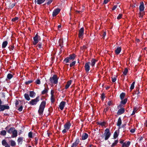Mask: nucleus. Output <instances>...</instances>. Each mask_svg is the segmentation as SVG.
<instances>
[{"label": "nucleus", "mask_w": 147, "mask_h": 147, "mask_svg": "<svg viewBox=\"0 0 147 147\" xmlns=\"http://www.w3.org/2000/svg\"><path fill=\"white\" fill-rule=\"evenodd\" d=\"M46 105V102L45 101H43L41 102L38 111V113L40 115L42 116L43 115Z\"/></svg>", "instance_id": "f257e3e1"}, {"label": "nucleus", "mask_w": 147, "mask_h": 147, "mask_svg": "<svg viewBox=\"0 0 147 147\" xmlns=\"http://www.w3.org/2000/svg\"><path fill=\"white\" fill-rule=\"evenodd\" d=\"M111 134L110 131V130L108 128H106L105 131V133L103 134L101 136L102 138L105 137V140H107L110 137Z\"/></svg>", "instance_id": "f03ea898"}, {"label": "nucleus", "mask_w": 147, "mask_h": 147, "mask_svg": "<svg viewBox=\"0 0 147 147\" xmlns=\"http://www.w3.org/2000/svg\"><path fill=\"white\" fill-rule=\"evenodd\" d=\"M76 57V55L74 54L70 55L68 57H67L64 59V61L66 63H69V61L71 60H73L75 59Z\"/></svg>", "instance_id": "7ed1b4c3"}, {"label": "nucleus", "mask_w": 147, "mask_h": 147, "mask_svg": "<svg viewBox=\"0 0 147 147\" xmlns=\"http://www.w3.org/2000/svg\"><path fill=\"white\" fill-rule=\"evenodd\" d=\"M49 81L51 83L54 84H57L58 83V78L56 75H54L53 77H51Z\"/></svg>", "instance_id": "20e7f679"}, {"label": "nucleus", "mask_w": 147, "mask_h": 147, "mask_svg": "<svg viewBox=\"0 0 147 147\" xmlns=\"http://www.w3.org/2000/svg\"><path fill=\"white\" fill-rule=\"evenodd\" d=\"M34 42H33V45H36L38 42L39 40H41L40 37L38 35L37 33L35 36L33 37Z\"/></svg>", "instance_id": "39448f33"}, {"label": "nucleus", "mask_w": 147, "mask_h": 147, "mask_svg": "<svg viewBox=\"0 0 147 147\" xmlns=\"http://www.w3.org/2000/svg\"><path fill=\"white\" fill-rule=\"evenodd\" d=\"M39 96H37L35 98L32 99L29 102L28 104L32 105H35L39 101Z\"/></svg>", "instance_id": "423d86ee"}, {"label": "nucleus", "mask_w": 147, "mask_h": 147, "mask_svg": "<svg viewBox=\"0 0 147 147\" xmlns=\"http://www.w3.org/2000/svg\"><path fill=\"white\" fill-rule=\"evenodd\" d=\"M15 3H11L10 0H7L6 2V5L7 6V7L9 9H11L13 8L16 5Z\"/></svg>", "instance_id": "0eeeda50"}, {"label": "nucleus", "mask_w": 147, "mask_h": 147, "mask_svg": "<svg viewBox=\"0 0 147 147\" xmlns=\"http://www.w3.org/2000/svg\"><path fill=\"white\" fill-rule=\"evenodd\" d=\"M61 9L59 8H57L55 9L53 12L52 16L54 17L57 15L60 12Z\"/></svg>", "instance_id": "6e6552de"}, {"label": "nucleus", "mask_w": 147, "mask_h": 147, "mask_svg": "<svg viewBox=\"0 0 147 147\" xmlns=\"http://www.w3.org/2000/svg\"><path fill=\"white\" fill-rule=\"evenodd\" d=\"M90 62H88L85 63L84 65V68L85 71L86 73H88L90 70Z\"/></svg>", "instance_id": "1a4fd4ad"}, {"label": "nucleus", "mask_w": 147, "mask_h": 147, "mask_svg": "<svg viewBox=\"0 0 147 147\" xmlns=\"http://www.w3.org/2000/svg\"><path fill=\"white\" fill-rule=\"evenodd\" d=\"M9 106L7 105H1L0 106V112L3 111L5 109H9Z\"/></svg>", "instance_id": "9d476101"}, {"label": "nucleus", "mask_w": 147, "mask_h": 147, "mask_svg": "<svg viewBox=\"0 0 147 147\" xmlns=\"http://www.w3.org/2000/svg\"><path fill=\"white\" fill-rule=\"evenodd\" d=\"M80 142V140L78 138H76L75 142L73 143L72 145L71 146V147H76L78 144Z\"/></svg>", "instance_id": "9b49d317"}, {"label": "nucleus", "mask_w": 147, "mask_h": 147, "mask_svg": "<svg viewBox=\"0 0 147 147\" xmlns=\"http://www.w3.org/2000/svg\"><path fill=\"white\" fill-rule=\"evenodd\" d=\"M84 34V28L82 27L81 28L79 31L78 34L79 37L81 38H82Z\"/></svg>", "instance_id": "f8f14e48"}, {"label": "nucleus", "mask_w": 147, "mask_h": 147, "mask_svg": "<svg viewBox=\"0 0 147 147\" xmlns=\"http://www.w3.org/2000/svg\"><path fill=\"white\" fill-rule=\"evenodd\" d=\"M54 91L53 90L51 91V101L52 103H53L55 101V99L54 98Z\"/></svg>", "instance_id": "ddd939ff"}, {"label": "nucleus", "mask_w": 147, "mask_h": 147, "mask_svg": "<svg viewBox=\"0 0 147 147\" xmlns=\"http://www.w3.org/2000/svg\"><path fill=\"white\" fill-rule=\"evenodd\" d=\"M125 111V109L123 107H122L118 110L117 114L118 115H120L123 113Z\"/></svg>", "instance_id": "4468645a"}, {"label": "nucleus", "mask_w": 147, "mask_h": 147, "mask_svg": "<svg viewBox=\"0 0 147 147\" xmlns=\"http://www.w3.org/2000/svg\"><path fill=\"white\" fill-rule=\"evenodd\" d=\"M71 126V124L69 122H67L64 125V128L68 130Z\"/></svg>", "instance_id": "2eb2a0df"}, {"label": "nucleus", "mask_w": 147, "mask_h": 147, "mask_svg": "<svg viewBox=\"0 0 147 147\" xmlns=\"http://www.w3.org/2000/svg\"><path fill=\"white\" fill-rule=\"evenodd\" d=\"M65 104L66 102L65 101H63L60 102L59 105V107L61 110H62L63 109Z\"/></svg>", "instance_id": "dca6fc26"}, {"label": "nucleus", "mask_w": 147, "mask_h": 147, "mask_svg": "<svg viewBox=\"0 0 147 147\" xmlns=\"http://www.w3.org/2000/svg\"><path fill=\"white\" fill-rule=\"evenodd\" d=\"M12 133V135L11 137L12 138H16L17 136V130L15 129Z\"/></svg>", "instance_id": "f3484780"}, {"label": "nucleus", "mask_w": 147, "mask_h": 147, "mask_svg": "<svg viewBox=\"0 0 147 147\" xmlns=\"http://www.w3.org/2000/svg\"><path fill=\"white\" fill-rule=\"evenodd\" d=\"M144 3L142 1L140 2L139 7L140 11L141 12L143 11L144 10Z\"/></svg>", "instance_id": "a211bd4d"}, {"label": "nucleus", "mask_w": 147, "mask_h": 147, "mask_svg": "<svg viewBox=\"0 0 147 147\" xmlns=\"http://www.w3.org/2000/svg\"><path fill=\"white\" fill-rule=\"evenodd\" d=\"M88 137V134L86 133H84L82 134V140H85L87 139Z\"/></svg>", "instance_id": "6ab92c4d"}, {"label": "nucleus", "mask_w": 147, "mask_h": 147, "mask_svg": "<svg viewBox=\"0 0 147 147\" xmlns=\"http://www.w3.org/2000/svg\"><path fill=\"white\" fill-rule=\"evenodd\" d=\"M130 142L129 141L125 142L122 144V147H127L130 145Z\"/></svg>", "instance_id": "aec40b11"}, {"label": "nucleus", "mask_w": 147, "mask_h": 147, "mask_svg": "<svg viewBox=\"0 0 147 147\" xmlns=\"http://www.w3.org/2000/svg\"><path fill=\"white\" fill-rule=\"evenodd\" d=\"M97 61V60L94 59H92L91 60V65L92 67L94 66L96 62Z\"/></svg>", "instance_id": "412c9836"}, {"label": "nucleus", "mask_w": 147, "mask_h": 147, "mask_svg": "<svg viewBox=\"0 0 147 147\" xmlns=\"http://www.w3.org/2000/svg\"><path fill=\"white\" fill-rule=\"evenodd\" d=\"M121 51V48L120 47H118L115 50V53L116 54L118 55Z\"/></svg>", "instance_id": "4be33fe9"}, {"label": "nucleus", "mask_w": 147, "mask_h": 147, "mask_svg": "<svg viewBox=\"0 0 147 147\" xmlns=\"http://www.w3.org/2000/svg\"><path fill=\"white\" fill-rule=\"evenodd\" d=\"M71 80H70L67 82V84L65 86V89H67L69 87L71 84Z\"/></svg>", "instance_id": "5701e85b"}, {"label": "nucleus", "mask_w": 147, "mask_h": 147, "mask_svg": "<svg viewBox=\"0 0 147 147\" xmlns=\"http://www.w3.org/2000/svg\"><path fill=\"white\" fill-rule=\"evenodd\" d=\"M122 123V121L121 117H120L118 120L117 123V126L120 127Z\"/></svg>", "instance_id": "b1692460"}, {"label": "nucleus", "mask_w": 147, "mask_h": 147, "mask_svg": "<svg viewBox=\"0 0 147 147\" xmlns=\"http://www.w3.org/2000/svg\"><path fill=\"white\" fill-rule=\"evenodd\" d=\"M138 107H134V108L133 111L132 113L131 114V115H134L137 112V111L138 110Z\"/></svg>", "instance_id": "393cba45"}, {"label": "nucleus", "mask_w": 147, "mask_h": 147, "mask_svg": "<svg viewBox=\"0 0 147 147\" xmlns=\"http://www.w3.org/2000/svg\"><path fill=\"white\" fill-rule=\"evenodd\" d=\"M36 95L35 93L33 91H30V92L29 95L31 97L33 98Z\"/></svg>", "instance_id": "a878e982"}, {"label": "nucleus", "mask_w": 147, "mask_h": 147, "mask_svg": "<svg viewBox=\"0 0 147 147\" xmlns=\"http://www.w3.org/2000/svg\"><path fill=\"white\" fill-rule=\"evenodd\" d=\"M36 0H35V2H37V4L39 5L42 3L45 2V0H37V1H36Z\"/></svg>", "instance_id": "bb28decb"}, {"label": "nucleus", "mask_w": 147, "mask_h": 147, "mask_svg": "<svg viewBox=\"0 0 147 147\" xmlns=\"http://www.w3.org/2000/svg\"><path fill=\"white\" fill-rule=\"evenodd\" d=\"M8 44V42L7 41H5L3 42L2 44V48H4L6 47L7 46V44Z\"/></svg>", "instance_id": "cd10ccee"}, {"label": "nucleus", "mask_w": 147, "mask_h": 147, "mask_svg": "<svg viewBox=\"0 0 147 147\" xmlns=\"http://www.w3.org/2000/svg\"><path fill=\"white\" fill-rule=\"evenodd\" d=\"M24 97L25 99L29 101L30 100V98L28 94L25 93L24 94Z\"/></svg>", "instance_id": "c85d7f7f"}, {"label": "nucleus", "mask_w": 147, "mask_h": 147, "mask_svg": "<svg viewBox=\"0 0 147 147\" xmlns=\"http://www.w3.org/2000/svg\"><path fill=\"white\" fill-rule=\"evenodd\" d=\"M15 128L14 127H11L9 129H8L7 131L8 133L11 134L12 133Z\"/></svg>", "instance_id": "c756f323"}, {"label": "nucleus", "mask_w": 147, "mask_h": 147, "mask_svg": "<svg viewBox=\"0 0 147 147\" xmlns=\"http://www.w3.org/2000/svg\"><path fill=\"white\" fill-rule=\"evenodd\" d=\"M34 134H33V133L32 131H30L29 132L28 135V137L30 138H32L33 137V136H34Z\"/></svg>", "instance_id": "7c9ffc66"}, {"label": "nucleus", "mask_w": 147, "mask_h": 147, "mask_svg": "<svg viewBox=\"0 0 147 147\" xmlns=\"http://www.w3.org/2000/svg\"><path fill=\"white\" fill-rule=\"evenodd\" d=\"M49 90V88L47 87V88H45L44 90H43L41 92V94H44L47 93L48 91Z\"/></svg>", "instance_id": "2f4dec72"}, {"label": "nucleus", "mask_w": 147, "mask_h": 147, "mask_svg": "<svg viewBox=\"0 0 147 147\" xmlns=\"http://www.w3.org/2000/svg\"><path fill=\"white\" fill-rule=\"evenodd\" d=\"M119 134L118 133L117 131H116L113 134V138L114 139H116L118 136Z\"/></svg>", "instance_id": "473e14b6"}, {"label": "nucleus", "mask_w": 147, "mask_h": 147, "mask_svg": "<svg viewBox=\"0 0 147 147\" xmlns=\"http://www.w3.org/2000/svg\"><path fill=\"white\" fill-rule=\"evenodd\" d=\"M43 45L44 44H42V42H40L36 46V47H38L39 49H41L42 48V47Z\"/></svg>", "instance_id": "72a5a7b5"}, {"label": "nucleus", "mask_w": 147, "mask_h": 147, "mask_svg": "<svg viewBox=\"0 0 147 147\" xmlns=\"http://www.w3.org/2000/svg\"><path fill=\"white\" fill-rule=\"evenodd\" d=\"M125 95V93L124 92H122L120 94V97L121 100H123V99L124 98Z\"/></svg>", "instance_id": "f704fd0d"}, {"label": "nucleus", "mask_w": 147, "mask_h": 147, "mask_svg": "<svg viewBox=\"0 0 147 147\" xmlns=\"http://www.w3.org/2000/svg\"><path fill=\"white\" fill-rule=\"evenodd\" d=\"M127 98H125V99H124L123 100H121L120 102V103H121L123 105H125L126 104V103L127 101Z\"/></svg>", "instance_id": "c9c22d12"}, {"label": "nucleus", "mask_w": 147, "mask_h": 147, "mask_svg": "<svg viewBox=\"0 0 147 147\" xmlns=\"http://www.w3.org/2000/svg\"><path fill=\"white\" fill-rule=\"evenodd\" d=\"M53 0H45L46 3L44 4L49 5L52 2Z\"/></svg>", "instance_id": "e433bc0d"}, {"label": "nucleus", "mask_w": 147, "mask_h": 147, "mask_svg": "<svg viewBox=\"0 0 147 147\" xmlns=\"http://www.w3.org/2000/svg\"><path fill=\"white\" fill-rule=\"evenodd\" d=\"M23 138V137H20L18 139V143H20L21 144H22Z\"/></svg>", "instance_id": "4c0bfd02"}, {"label": "nucleus", "mask_w": 147, "mask_h": 147, "mask_svg": "<svg viewBox=\"0 0 147 147\" xmlns=\"http://www.w3.org/2000/svg\"><path fill=\"white\" fill-rule=\"evenodd\" d=\"M11 145L12 146H14L16 145V143L14 141L11 140L10 141Z\"/></svg>", "instance_id": "58836bf2"}, {"label": "nucleus", "mask_w": 147, "mask_h": 147, "mask_svg": "<svg viewBox=\"0 0 147 147\" xmlns=\"http://www.w3.org/2000/svg\"><path fill=\"white\" fill-rule=\"evenodd\" d=\"M144 14V12H141L140 11V12L138 13V15L140 18H142Z\"/></svg>", "instance_id": "ea45409f"}, {"label": "nucleus", "mask_w": 147, "mask_h": 147, "mask_svg": "<svg viewBox=\"0 0 147 147\" xmlns=\"http://www.w3.org/2000/svg\"><path fill=\"white\" fill-rule=\"evenodd\" d=\"M118 142V140H115L114 142L112 144L111 146V147H114L115 146Z\"/></svg>", "instance_id": "a19ab883"}, {"label": "nucleus", "mask_w": 147, "mask_h": 147, "mask_svg": "<svg viewBox=\"0 0 147 147\" xmlns=\"http://www.w3.org/2000/svg\"><path fill=\"white\" fill-rule=\"evenodd\" d=\"M139 87H136V90L135 91V94H136L137 95H138L139 94L140 92L139 91Z\"/></svg>", "instance_id": "79ce46f5"}, {"label": "nucleus", "mask_w": 147, "mask_h": 147, "mask_svg": "<svg viewBox=\"0 0 147 147\" xmlns=\"http://www.w3.org/2000/svg\"><path fill=\"white\" fill-rule=\"evenodd\" d=\"M6 131L5 130H3L1 132V135L5 136L6 135Z\"/></svg>", "instance_id": "37998d69"}, {"label": "nucleus", "mask_w": 147, "mask_h": 147, "mask_svg": "<svg viewBox=\"0 0 147 147\" xmlns=\"http://www.w3.org/2000/svg\"><path fill=\"white\" fill-rule=\"evenodd\" d=\"M135 84V82H132V84H131L130 87V89L131 90H132L133 89H134V84Z\"/></svg>", "instance_id": "c03bdc74"}, {"label": "nucleus", "mask_w": 147, "mask_h": 147, "mask_svg": "<svg viewBox=\"0 0 147 147\" xmlns=\"http://www.w3.org/2000/svg\"><path fill=\"white\" fill-rule=\"evenodd\" d=\"M13 77V75L11 74H8L7 75V78L8 79H11Z\"/></svg>", "instance_id": "a18cd8bd"}, {"label": "nucleus", "mask_w": 147, "mask_h": 147, "mask_svg": "<svg viewBox=\"0 0 147 147\" xmlns=\"http://www.w3.org/2000/svg\"><path fill=\"white\" fill-rule=\"evenodd\" d=\"M33 82V80H29L28 81H26L25 82V84L26 85H28V84L32 83Z\"/></svg>", "instance_id": "49530a36"}, {"label": "nucleus", "mask_w": 147, "mask_h": 147, "mask_svg": "<svg viewBox=\"0 0 147 147\" xmlns=\"http://www.w3.org/2000/svg\"><path fill=\"white\" fill-rule=\"evenodd\" d=\"M128 72V69L127 68H125L123 72V74L125 75H126Z\"/></svg>", "instance_id": "de8ad7c7"}, {"label": "nucleus", "mask_w": 147, "mask_h": 147, "mask_svg": "<svg viewBox=\"0 0 147 147\" xmlns=\"http://www.w3.org/2000/svg\"><path fill=\"white\" fill-rule=\"evenodd\" d=\"M2 144L3 146H5L8 144V143L6 142V141L5 140H2Z\"/></svg>", "instance_id": "09e8293b"}, {"label": "nucleus", "mask_w": 147, "mask_h": 147, "mask_svg": "<svg viewBox=\"0 0 147 147\" xmlns=\"http://www.w3.org/2000/svg\"><path fill=\"white\" fill-rule=\"evenodd\" d=\"M14 48V45H13L9 47L8 48L10 51H12L13 50Z\"/></svg>", "instance_id": "8fccbe9b"}, {"label": "nucleus", "mask_w": 147, "mask_h": 147, "mask_svg": "<svg viewBox=\"0 0 147 147\" xmlns=\"http://www.w3.org/2000/svg\"><path fill=\"white\" fill-rule=\"evenodd\" d=\"M76 63V61H74L72 62L70 64V67H72L74 66Z\"/></svg>", "instance_id": "3c124183"}, {"label": "nucleus", "mask_w": 147, "mask_h": 147, "mask_svg": "<svg viewBox=\"0 0 147 147\" xmlns=\"http://www.w3.org/2000/svg\"><path fill=\"white\" fill-rule=\"evenodd\" d=\"M105 98V94L104 93H102L101 96V98L102 100H103Z\"/></svg>", "instance_id": "603ef678"}, {"label": "nucleus", "mask_w": 147, "mask_h": 147, "mask_svg": "<svg viewBox=\"0 0 147 147\" xmlns=\"http://www.w3.org/2000/svg\"><path fill=\"white\" fill-rule=\"evenodd\" d=\"M18 17H16L14 18H13L11 19V21L13 22H15L16 21L18 20Z\"/></svg>", "instance_id": "864d4df0"}, {"label": "nucleus", "mask_w": 147, "mask_h": 147, "mask_svg": "<svg viewBox=\"0 0 147 147\" xmlns=\"http://www.w3.org/2000/svg\"><path fill=\"white\" fill-rule=\"evenodd\" d=\"M116 80V76H115L114 77L112 78V81L113 82H115Z\"/></svg>", "instance_id": "5fc2aeb1"}, {"label": "nucleus", "mask_w": 147, "mask_h": 147, "mask_svg": "<svg viewBox=\"0 0 147 147\" xmlns=\"http://www.w3.org/2000/svg\"><path fill=\"white\" fill-rule=\"evenodd\" d=\"M106 123L105 122H101L100 123H98V124H99L100 125H101L102 126H104Z\"/></svg>", "instance_id": "6e6d98bb"}, {"label": "nucleus", "mask_w": 147, "mask_h": 147, "mask_svg": "<svg viewBox=\"0 0 147 147\" xmlns=\"http://www.w3.org/2000/svg\"><path fill=\"white\" fill-rule=\"evenodd\" d=\"M35 83L37 84H40V81L39 79H37L35 82Z\"/></svg>", "instance_id": "4d7b16f0"}, {"label": "nucleus", "mask_w": 147, "mask_h": 147, "mask_svg": "<svg viewBox=\"0 0 147 147\" xmlns=\"http://www.w3.org/2000/svg\"><path fill=\"white\" fill-rule=\"evenodd\" d=\"M122 14H119V15L118 16L117 19L119 20L120 19L122 18Z\"/></svg>", "instance_id": "13d9d810"}, {"label": "nucleus", "mask_w": 147, "mask_h": 147, "mask_svg": "<svg viewBox=\"0 0 147 147\" xmlns=\"http://www.w3.org/2000/svg\"><path fill=\"white\" fill-rule=\"evenodd\" d=\"M113 101L111 100L109 101L108 102V105L110 106L112 105Z\"/></svg>", "instance_id": "bf43d9fd"}, {"label": "nucleus", "mask_w": 147, "mask_h": 147, "mask_svg": "<svg viewBox=\"0 0 147 147\" xmlns=\"http://www.w3.org/2000/svg\"><path fill=\"white\" fill-rule=\"evenodd\" d=\"M38 140V138L37 137H36L35 138V144H36V145L37 144Z\"/></svg>", "instance_id": "052dcab7"}, {"label": "nucleus", "mask_w": 147, "mask_h": 147, "mask_svg": "<svg viewBox=\"0 0 147 147\" xmlns=\"http://www.w3.org/2000/svg\"><path fill=\"white\" fill-rule=\"evenodd\" d=\"M22 109H23V107H22V105H21V106H20V107L18 108V110L20 112V111H21L22 110Z\"/></svg>", "instance_id": "680f3d73"}, {"label": "nucleus", "mask_w": 147, "mask_h": 147, "mask_svg": "<svg viewBox=\"0 0 147 147\" xmlns=\"http://www.w3.org/2000/svg\"><path fill=\"white\" fill-rule=\"evenodd\" d=\"M68 130H67L66 129L64 128V129L62 130V132L63 134H64L66 133Z\"/></svg>", "instance_id": "e2e57ef3"}, {"label": "nucleus", "mask_w": 147, "mask_h": 147, "mask_svg": "<svg viewBox=\"0 0 147 147\" xmlns=\"http://www.w3.org/2000/svg\"><path fill=\"white\" fill-rule=\"evenodd\" d=\"M117 7V5H115L113 6V7L112 8V10H115Z\"/></svg>", "instance_id": "0e129e2a"}, {"label": "nucleus", "mask_w": 147, "mask_h": 147, "mask_svg": "<svg viewBox=\"0 0 147 147\" xmlns=\"http://www.w3.org/2000/svg\"><path fill=\"white\" fill-rule=\"evenodd\" d=\"M19 104V102H18V101L17 100H16V102L15 103L16 106V107H17V105H18Z\"/></svg>", "instance_id": "69168bd1"}, {"label": "nucleus", "mask_w": 147, "mask_h": 147, "mask_svg": "<svg viewBox=\"0 0 147 147\" xmlns=\"http://www.w3.org/2000/svg\"><path fill=\"white\" fill-rule=\"evenodd\" d=\"M109 108L108 107H107L105 109H104V112L106 113L107 112V111L109 110Z\"/></svg>", "instance_id": "338daca9"}, {"label": "nucleus", "mask_w": 147, "mask_h": 147, "mask_svg": "<svg viewBox=\"0 0 147 147\" xmlns=\"http://www.w3.org/2000/svg\"><path fill=\"white\" fill-rule=\"evenodd\" d=\"M135 129H131L130 130V132H131V133H134L135 132Z\"/></svg>", "instance_id": "774afa93"}]
</instances>
